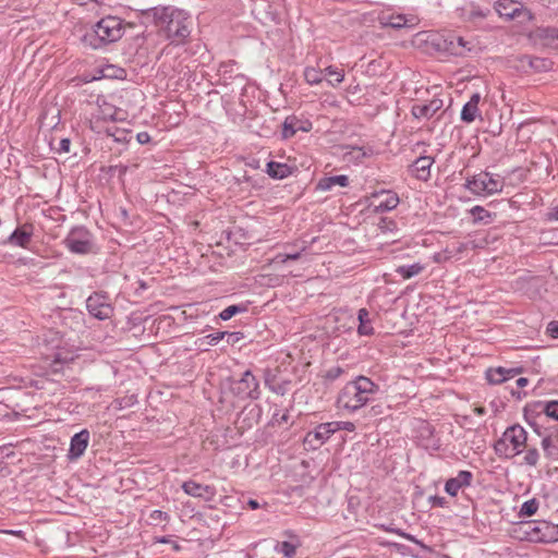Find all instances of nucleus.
<instances>
[{"instance_id": "nucleus-39", "label": "nucleus", "mask_w": 558, "mask_h": 558, "mask_svg": "<svg viewBox=\"0 0 558 558\" xmlns=\"http://www.w3.org/2000/svg\"><path fill=\"white\" fill-rule=\"evenodd\" d=\"M276 550L287 558H292L296 553V547L292 543L281 542L276 545Z\"/></svg>"}, {"instance_id": "nucleus-40", "label": "nucleus", "mask_w": 558, "mask_h": 558, "mask_svg": "<svg viewBox=\"0 0 558 558\" xmlns=\"http://www.w3.org/2000/svg\"><path fill=\"white\" fill-rule=\"evenodd\" d=\"M226 336L235 337L236 332L218 331L215 333L207 335L206 337L203 338V340H206L207 344L209 345H216Z\"/></svg>"}, {"instance_id": "nucleus-8", "label": "nucleus", "mask_w": 558, "mask_h": 558, "mask_svg": "<svg viewBox=\"0 0 558 558\" xmlns=\"http://www.w3.org/2000/svg\"><path fill=\"white\" fill-rule=\"evenodd\" d=\"M86 308L92 316L99 320L109 318L113 313L107 296L100 292H94L87 298Z\"/></svg>"}, {"instance_id": "nucleus-47", "label": "nucleus", "mask_w": 558, "mask_h": 558, "mask_svg": "<svg viewBox=\"0 0 558 558\" xmlns=\"http://www.w3.org/2000/svg\"><path fill=\"white\" fill-rule=\"evenodd\" d=\"M150 519L156 522H162V521H167L169 519V515L161 510H154L150 513Z\"/></svg>"}, {"instance_id": "nucleus-24", "label": "nucleus", "mask_w": 558, "mask_h": 558, "mask_svg": "<svg viewBox=\"0 0 558 558\" xmlns=\"http://www.w3.org/2000/svg\"><path fill=\"white\" fill-rule=\"evenodd\" d=\"M534 35L545 46H558V27H538Z\"/></svg>"}, {"instance_id": "nucleus-25", "label": "nucleus", "mask_w": 558, "mask_h": 558, "mask_svg": "<svg viewBox=\"0 0 558 558\" xmlns=\"http://www.w3.org/2000/svg\"><path fill=\"white\" fill-rule=\"evenodd\" d=\"M533 411L558 421V400L551 401H537L531 405Z\"/></svg>"}, {"instance_id": "nucleus-9", "label": "nucleus", "mask_w": 558, "mask_h": 558, "mask_svg": "<svg viewBox=\"0 0 558 558\" xmlns=\"http://www.w3.org/2000/svg\"><path fill=\"white\" fill-rule=\"evenodd\" d=\"M337 425L331 422L322 423L314 430L308 432L304 437V445L311 449H317L325 444L333 434Z\"/></svg>"}, {"instance_id": "nucleus-18", "label": "nucleus", "mask_w": 558, "mask_h": 558, "mask_svg": "<svg viewBox=\"0 0 558 558\" xmlns=\"http://www.w3.org/2000/svg\"><path fill=\"white\" fill-rule=\"evenodd\" d=\"M456 34L454 33H446L441 35H437L433 43L437 50L447 52L449 54L456 56V57H462V52H460L456 48Z\"/></svg>"}, {"instance_id": "nucleus-56", "label": "nucleus", "mask_w": 558, "mask_h": 558, "mask_svg": "<svg viewBox=\"0 0 558 558\" xmlns=\"http://www.w3.org/2000/svg\"><path fill=\"white\" fill-rule=\"evenodd\" d=\"M371 412H373L375 415H376V414H381V413H383L381 408H380V405H378V404H377V405H373V407L371 408Z\"/></svg>"}, {"instance_id": "nucleus-2", "label": "nucleus", "mask_w": 558, "mask_h": 558, "mask_svg": "<svg viewBox=\"0 0 558 558\" xmlns=\"http://www.w3.org/2000/svg\"><path fill=\"white\" fill-rule=\"evenodd\" d=\"M379 392V386L366 376H357L348 381L339 391L337 407L348 412H356L374 400Z\"/></svg>"}, {"instance_id": "nucleus-13", "label": "nucleus", "mask_w": 558, "mask_h": 558, "mask_svg": "<svg viewBox=\"0 0 558 558\" xmlns=\"http://www.w3.org/2000/svg\"><path fill=\"white\" fill-rule=\"evenodd\" d=\"M182 489L186 495L192 497L202 498L206 501L211 500L216 495V489L209 485H203L195 481H186L182 484Z\"/></svg>"}, {"instance_id": "nucleus-27", "label": "nucleus", "mask_w": 558, "mask_h": 558, "mask_svg": "<svg viewBox=\"0 0 558 558\" xmlns=\"http://www.w3.org/2000/svg\"><path fill=\"white\" fill-rule=\"evenodd\" d=\"M349 184V178L344 174L325 177L317 183V190L330 191L335 185L347 186Z\"/></svg>"}, {"instance_id": "nucleus-28", "label": "nucleus", "mask_w": 558, "mask_h": 558, "mask_svg": "<svg viewBox=\"0 0 558 558\" xmlns=\"http://www.w3.org/2000/svg\"><path fill=\"white\" fill-rule=\"evenodd\" d=\"M357 318L360 322L357 331L361 336H371L374 333V328L371 326L368 319V311L366 308L359 310Z\"/></svg>"}, {"instance_id": "nucleus-49", "label": "nucleus", "mask_w": 558, "mask_h": 558, "mask_svg": "<svg viewBox=\"0 0 558 558\" xmlns=\"http://www.w3.org/2000/svg\"><path fill=\"white\" fill-rule=\"evenodd\" d=\"M429 500L432 501L433 506L436 507H444L447 504L446 499L439 496H430Z\"/></svg>"}, {"instance_id": "nucleus-21", "label": "nucleus", "mask_w": 558, "mask_h": 558, "mask_svg": "<svg viewBox=\"0 0 558 558\" xmlns=\"http://www.w3.org/2000/svg\"><path fill=\"white\" fill-rule=\"evenodd\" d=\"M519 373H520V369H518V368H510V369H507L504 367L489 368L486 372V379L489 384L499 385V384H502L504 381H506L507 379L514 377Z\"/></svg>"}, {"instance_id": "nucleus-51", "label": "nucleus", "mask_w": 558, "mask_h": 558, "mask_svg": "<svg viewBox=\"0 0 558 558\" xmlns=\"http://www.w3.org/2000/svg\"><path fill=\"white\" fill-rule=\"evenodd\" d=\"M271 390L281 396L286 393V389H284L283 385H278L276 387H271Z\"/></svg>"}, {"instance_id": "nucleus-19", "label": "nucleus", "mask_w": 558, "mask_h": 558, "mask_svg": "<svg viewBox=\"0 0 558 558\" xmlns=\"http://www.w3.org/2000/svg\"><path fill=\"white\" fill-rule=\"evenodd\" d=\"M442 107V100L433 99L427 104H416L411 112L416 119H430Z\"/></svg>"}, {"instance_id": "nucleus-58", "label": "nucleus", "mask_w": 558, "mask_h": 558, "mask_svg": "<svg viewBox=\"0 0 558 558\" xmlns=\"http://www.w3.org/2000/svg\"><path fill=\"white\" fill-rule=\"evenodd\" d=\"M288 420H289V415H288V413H284V414H282V416L280 417L279 422H280V423H282V422L287 423V422H288Z\"/></svg>"}, {"instance_id": "nucleus-61", "label": "nucleus", "mask_w": 558, "mask_h": 558, "mask_svg": "<svg viewBox=\"0 0 558 558\" xmlns=\"http://www.w3.org/2000/svg\"><path fill=\"white\" fill-rule=\"evenodd\" d=\"M12 534H16V535H21L22 534V531H17V532H11Z\"/></svg>"}, {"instance_id": "nucleus-41", "label": "nucleus", "mask_w": 558, "mask_h": 558, "mask_svg": "<svg viewBox=\"0 0 558 558\" xmlns=\"http://www.w3.org/2000/svg\"><path fill=\"white\" fill-rule=\"evenodd\" d=\"M305 250L302 247L301 251H291L286 253H280L275 257L276 263H287L288 260H296L300 258L301 253Z\"/></svg>"}, {"instance_id": "nucleus-12", "label": "nucleus", "mask_w": 558, "mask_h": 558, "mask_svg": "<svg viewBox=\"0 0 558 558\" xmlns=\"http://www.w3.org/2000/svg\"><path fill=\"white\" fill-rule=\"evenodd\" d=\"M372 202V206L375 213H386L395 209L399 204V197L396 193L390 191H383L379 194H375Z\"/></svg>"}, {"instance_id": "nucleus-31", "label": "nucleus", "mask_w": 558, "mask_h": 558, "mask_svg": "<svg viewBox=\"0 0 558 558\" xmlns=\"http://www.w3.org/2000/svg\"><path fill=\"white\" fill-rule=\"evenodd\" d=\"M494 450L500 458H512L515 456L512 454V448L509 446L504 436H501V438L495 442Z\"/></svg>"}, {"instance_id": "nucleus-3", "label": "nucleus", "mask_w": 558, "mask_h": 558, "mask_svg": "<svg viewBox=\"0 0 558 558\" xmlns=\"http://www.w3.org/2000/svg\"><path fill=\"white\" fill-rule=\"evenodd\" d=\"M123 33V21L118 16L108 15L87 29L82 37V41L87 47L99 49L118 41Z\"/></svg>"}, {"instance_id": "nucleus-26", "label": "nucleus", "mask_w": 558, "mask_h": 558, "mask_svg": "<svg viewBox=\"0 0 558 558\" xmlns=\"http://www.w3.org/2000/svg\"><path fill=\"white\" fill-rule=\"evenodd\" d=\"M267 174L272 179H284L292 173V168L287 163L269 161L266 169Z\"/></svg>"}, {"instance_id": "nucleus-30", "label": "nucleus", "mask_w": 558, "mask_h": 558, "mask_svg": "<svg viewBox=\"0 0 558 558\" xmlns=\"http://www.w3.org/2000/svg\"><path fill=\"white\" fill-rule=\"evenodd\" d=\"M326 76H328L327 78V83L332 86V87H336L338 86L340 83L343 82L344 80V73L342 70L338 69V68H335V66H327L325 70H324Z\"/></svg>"}, {"instance_id": "nucleus-37", "label": "nucleus", "mask_w": 558, "mask_h": 558, "mask_svg": "<svg viewBox=\"0 0 558 558\" xmlns=\"http://www.w3.org/2000/svg\"><path fill=\"white\" fill-rule=\"evenodd\" d=\"M456 48L462 52V57L466 56L468 52L472 51L474 44L471 40L464 39L462 36L456 34Z\"/></svg>"}, {"instance_id": "nucleus-54", "label": "nucleus", "mask_w": 558, "mask_h": 558, "mask_svg": "<svg viewBox=\"0 0 558 558\" xmlns=\"http://www.w3.org/2000/svg\"><path fill=\"white\" fill-rule=\"evenodd\" d=\"M247 505H248V507H250L251 509H253V510H255V509H258V508H259V504H258V501H257V500H255V499H250V500L247 501Z\"/></svg>"}, {"instance_id": "nucleus-38", "label": "nucleus", "mask_w": 558, "mask_h": 558, "mask_svg": "<svg viewBox=\"0 0 558 558\" xmlns=\"http://www.w3.org/2000/svg\"><path fill=\"white\" fill-rule=\"evenodd\" d=\"M537 509H538V501L535 498H532V499L523 502L519 514L521 517H531L537 511Z\"/></svg>"}, {"instance_id": "nucleus-36", "label": "nucleus", "mask_w": 558, "mask_h": 558, "mask_svg": "<svg viewBox=\"0 0 558 558\" xmlns=\"http://www.w3.org/2000/svg\"><path fill=\"white\" fill-rule=\"evenodd\" d=\"M245 311H246L245 305H230V306L226 307L222 312H220L219 317L222 320H229L234 315H236L239 313H244Z\"/></svg>"}, {"instance_id": "nucleus-14", "label": "nucleus", "mask_w": 558, "mask_h": 558, "mask_svg": "<svg viewBox=\"0 0 558 558\" xmlns=\"http://www.w3.org/2000/svg\"><path fill=\"white\" fill-rule=\"evenodd\" d=\"M89 442V432L87 429H82L76 433L71 438L70 449L68 452V458L70 460H77L82 457L88 446Z\"/></svg>"}, {"instance_id": "nucleus-20", "label": "nucleus", "mask_w": 558, "mask_h": 558, "mask_svg": "<svg viewBox=\"0 0 558 558\" xmlns=\"http://www.w3.org/2000/svg\"><path fill=\"white\" fill-rule=\"evenodd\" d=\"M499 16L507 20H513L521 13V4L513 0H499L495 4Z\"/></svg>"}, {"instance_id": "nucleus-1", "label": "nucleus", "mask_w": 558, "mask_h": 558, "mask_svg": "<svg viewBox=\"0 0 558 558\" xmlns=\"http://www.w3.org/2000/svg\"><path fill=\"white\" fill-rule=\"evenodd\" d=\"M143 15L151 20L172 45L184 44L191 35L193 21L183 10L173 7H155L144 11Z\"/></svg>"}, {"instance_id": "nucleus-15", "label": "nucleus", "mask_w": 558, "mask_h": 558, "mask_svg": "<svg viewBox=\"0 0 558 558\" xmlns=\"http://www.w3.org/2000/svg\"><path fill=\"white\" fill-rule=\"evenodd\" d=\"M473 474L470 471H460L456 477L449 478L445 484V490L451 497H456L463 487L472 484Z\"/></svg>"}, {"instance_id": "nucleus-53", "label": "nucleus", "mask_w": 558, "mask_h": 558, "mask_svg": "<svg viewBox=\"0 0 558 558\" xmlns=\"http://www.w3.org/2000/svg\"><path fill=\"white\" fill-rule=\"evenodd\" d=\"M549 220H557L558 221V207L554 208L551 213L548 214Z\"/></svg>"}, {"instance_id": "nucleus-45", "label": "nucleus", "mask_w": 558, "mask_h": 558, "mask_svg": "<svg viewBox=\"0 0 558 558\" xmlns=\"http://www.w3.org/2000/svg\"><path fill=\"white\" fill-rule=\"evenodd\" d=\"M344 373V369L340 366H333V367H330L327 372H326V379L328 380H336L338 379L342 374Z\"/></svg>"}, {"instance_id": "nucleus-22", "label": "nucleus", "mask_w": 558, "mask_h": 558, "mask_svg": "<svg viewBox=\"0 0 558 558\" xmlns=\"http://www.w3.org/2000/svg\"><path fill=\"white\" fill-rule=\"evenodd\" d=\"M481 100V95L478 93H474L470 100L463 106L461 110V120L466 123H471L475 120L478 114V104Z\"/></svg>"}, {"instance_id": "nucleus-10", "label": "nucleus", "mask_w": 558, "mask_h": 558, "mask_svg": "<svg viewBox=\"0 0 558 558\" xmlns=\"http://www.w3.org/2000/svg\"><path fill=\"white\" fill-rule=\"evenodd\" d=\"M502 436L512 448V454H519L522 452V448L527 439V434L522 426L518 424L512 425L504 432Z\"/></svg>"}, {"instance_id": "nucleus-35", "label": "nucleus", "mask_w": 558, "mask_h": 558, "mask_svg": "<svg viewBox=\"0 0 558 558\" xmlns=\"http://www.w3.org/2000/svg\"><path fill=\"white\" fill-rule=\"evenodd\" d=\"M377 226L380 232L384 234H396L398 232L397 222L390 218H380Z\"/></svg>"}, {"instance_id": "nucleus-55", "label": "nucleus", "mask_w": 558, "mask_h": 558, "mask_svg": "<svg viewBox=\"0 0 558 558\" xmlns=\"http://www.w3.org/2000/svg\"><path fill=\"white\" fill-rule=\"evenodd\" d=\"M399 535H401L402 537H404L408 541H411L413 543H416V544L418 543L417 539L414 536L410 535V534H407V533H403V532H399Z\"/></svg>"}, {"instance_id": "nucleus-59", "label": "nucleus", "mask_w": 558, "mask_h": 558, "mask_svg": "<svg viewBox=\"0 0 558 558\" xmlns=\"http://www.w3.org/2000/svg\"><path fill=\"white\" fill-rule=\"evenodd\" d=\"M539 61H542V60H541V59H537V58H536V59H534V60H531V61H530V65H531L532 68H538V66H537V64H535V63H536V62H539Z\"/></svg>"}, {"instance_id": "nucleus-23", "label": "nucleus", "mask_w": 558, "mask_h": 558, "mask_svg": "<svg viewBox=\"0 0 558 558\" xmlns=\"http://www.w3.org/2000/svg\"><path fill=\"white\" fill-rule=\"evenodd\" d=\"M542 448L550 460H558V430L550 432L542 439Z\"/></svg>"}, {"instance_id": "nucleus-46", "label": "nucleus", "mask_w": 558, "mask_h": 558, "mask_svg": "<svg viewBox=\"0 0 558 558\" xmlns=\"http://www.w3.org/2000/svg\"><path fill=\"white\" fill-rule=\"evenodd\" d=\"M332 425H337V428H335V433L338 430H347V432H353L355 429V425L352 422H331Z\"/></svg>"}, {"instance_id": "nucleus-60", "label": "nucleus", "mask_w": 558, "mask_h": 558, "mask_svg": "<svg viewBox=\"0 0 558 558\" xmlns=\"http://www.w3.org/2000/svg\"><path fill=\"white\" fill-rule=\"evenodd\" d=\"M230 339H231V337H229V339H228V341H229V342H230ZM238 339H239V337H238V335H236L235 337H232V340H231V341H232V342H234V341H235V340H238Z\"/></svg>"}, {"instance_id": "nucleus-17", "label": "nucleus", "mask_w": 558, "mask_h": 558, "mask_svg": "<svg viewBox=\"0 0 558 558\" xmlns=\"http://www.w3.org/2000/svg\"><path fill=\"white\" fill-rule=\"evenodd\" d=\"M434 161V158L430 156H420L409 167V172L418 180L427 181L430 177V167Z\"/></svg>"}, {"instance_id": "nucleus-32", "label": "nucleus", "mask_w": 558, "mask_h": 558, "mask_svg": "<svg viewBox=\"0 0 558 558\" xmlns=\"http://www.w3.org/2000/svg\"><path fill=\"white\" fill-rule=\"evenodd\" d=\"M304 78L310 85H317L323 82V71L307 66L304 70Z\"/></svg>"}, {"instance_id": "nucleus-34", "label": "nucleus", "mask_w": 558, "mask_h": 558, "mask_svg": "<svg viewBox=\"0 0 558 558\" xmlns=\"http://www.w3.org/2000/svg\"><path fill=\"white\" fill-rule=\"evenodd\" d=\"M300 121L295 117H288L283 122L282 135L283 137H292L298 131V123Z\"/></svg>"}, {"instance_id": "nucleus-16", "label": "nucleus", "mask_w": 558, "mask_h": 558, "mask_svg": "<svg viewBox=\"0 0 558 558\" xmlns=\"http://www.w3.org/2000/svg\"><path fill=\"white\" fill-rule=\"evenodd\" d=\"M33 226L25 223L20 228H16L7 239L5 243L12 246H19L26 248L33 236Z\"/></svg>"}, {"instance_id": "nucleus-11", "label": "nucleus", "mask_w": 558, "mask_h": 558, "mask_svg": "<svg viewBox=\"0 0 558 558\" xmlns=\"http://www.w3.org/2000/svg\"><path fill=\"white\" fill-rule=\"evenodd\" d=\"M378 22L383 27L400 29L402 27H412L415 25L414 17H408L404 14L383 12L378 15Z\"/></svg>"}, {"instance_id": "nucleus-44", "label": "nucleus", "mask_w": 558, "mask_h": 558, "mask_svg": "<svg viewBox=\"0 0 558 558\" xmlns=\"http://www.w3.org/2000/svg\"><path fill=\"white\" fill-rule=\"evenodd\" d=\"M70 147H71L70 138H61L58 142V145L56 147H53V149L56 153L61 155V154H69L71 151Z\"/></svg>"}, {"instance_id": "nucleus-52", "label": "nucleus", "mask_w": 558, "mask_h": 558, "mask_svg": "<svg viewBox=\"0 0 558 558\" xmlns=\"http://www.w3.org/2000/svg\"><path fill=\"white\" fill-rule=\"evenodd\" d=\"M527 384H529V379L525 377H520L519 379H517L518 387L522 388V387H525Z\"/></svg>"}, {"instance_id": "nucleus-48", "label": "nucleus", "mask_w": 558, "mask_h": 558, "mask_svg": "<svg viewBox=\"0 0 558 558\" xmlns=\"http://www.w3.org/2000/svg\"><path fill=\"white\" fill-rule=\"evenodd\" d=\"M547 333L550 337L558 339V322L553 320L547 325Z\"/></svg>"}, {"instance_id": "nucleus-6", "label": "nucleus", "mask_w": 558, "mask_h": 558, "mask_svg": "<svg viewBox=\"0 0 558 558\" xmlns=\"http://www.w3.org/2000/svg\"><path fill=\"white\" fill-rule=\"evenodd\" d=\"M230 390L242 400H257L260 395L259 383L251 371H245L240 379H232Z\"/></svg>"}, {"instance_id": "nucleus-29", "label": "nucleus", "mask_w": 558, "mask_h": 558, "mask_svg": "<svg viewBox=\"0 0 558 558\" xmlns=\"http://www.w3.org/2000/svg\"><path fill=\"white\" fill-rule=\"evenodd\" d=\"M424 270V266L420 263H415L409 266H399L396 269V272L400 275L403 279H410L420 275Z\"/></svg>"}, {"instance_id": "nucleus-33", "label": "nucleus", "mask_w": 558, "mask_h": 558, "mask_svg": "<svg viewBox=\"0 0 558 558\" xmlns=\"http://www.w3.org/2000/svg\"><path fill=\"white\" fill-rule=\"evenodd\" d=\"M472 217H473V222H490L492 221V214L486 210L484 207L482 206H474L471 210H470Z\"/></svg>"}, {"instance_id": "nucleus-57", "label": "nucleus", "mask_w": 558, "mask_h": 558, "mask_svg": "<svg viewBox=\"0 0 558 558\" xmlns=\"http://www.w3.org/2000/svg\"><path fill=\"white\" fill-rule=\"evenodd\" d=\"M474 412H475L477 415H483V414H485V413H486V410H485V408H483V407H477V408H475V409H474Z\"/></svg>"}, {"instance_id": "nucleus-43", "label": "nucleus", "mask_w": 558, "mask_h": 558, "mask_svg": "<svg viewBox=\"0 0 558 558\" xmlns=\"http://www.w3.org/2000/svg\"><path fill=\"white\" fill-rule=\"evenodd\" d=\"M124 70L121 68H116L113 65H108L104 71L102 75L106 77H117V78H123L124 76Z\"/></svg>"}, {"instance_id": "nucleus-7", "label": "nucleus", "mask_w": 558, "mask_h": 558, "mask_svg": "<svg viewBox=\"0 0 558 558\" xmlns=\"http://www.w3.org/2000/svg\"><path fill=\"white\" fill-rule=\"evenodd\" d=\"M64 244L72 253L88 254L93 250L92 234L84 227L74 228L65 238Z\"/></svg>"}, {"instance_id": "nucleus-50", "label": "nucleus", "mask_w": 558, "mask_h": 558, "mask_svg": "<svg viewBox=\"0 0 558 558\" xmlns=\"http://www.w3.org/2000/svg\"><path fill=\"white\" fill-rule=\"evenodd\" d=\"M137 140L142 144L147 143L149 141V135L147 133H145V132L138 133Z\"/></svg>"}, {"instance_id": "nucleus-4", "label": "nucleus", "mask_w": 558, "mask_h": 558, "mask_svg": "<svg viewBox=\"0 0 558 558\" xmlns=\"http://www.w3.org/2000/svg\"><path fill=\"white\" fill-rule=\"evenodd\" d=\"M525 537L535 543H551L558 539V526L547 521H529L521 524Z\"/></svg>"}, {"instance_id": "nucleus-5", "label": "nucleus", "mask_w": 558, "mask_h": 558, "mask_svg": "<svg viewBox=\"0 0 558 558\" xmlns=\"http://www.w3.org/2000/svg\"><path fill=\"white\" fill-rule=\"evenodd\" d=\"M465 187L476 195H492L500 193L504 189V181L499 175L488 172H481L466 180Z\"/></svg>"}, {"instance_id": "nucleus-42", "label": "nucleus", "mask_w": 558, "mask_h": 558, "mask_svg": "<svg viewBox=\"0 0 558 558\" xmlns=\"http://www.w3.org/2000/svg\"><path fill=\"white\" fill-rule=\"evenodd\" d=\"M524 463L530 466H536L539 460V452L536 448H530L523 458Z\"/></svg>"}]
</instances>
